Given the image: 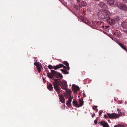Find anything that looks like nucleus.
I'll return each mask as SVG.
<instances>
[{"instance_id":"obj_1","label":"nucleus","mask_w":127,"mask_h":127,"mask_svg":"<svg viewBox=\"0 0 127 127\" xmlns=\"http://www.w3.org/2000/svg\"><path fill=\"white\" fill-rule=\"evenodd\" d=\"M52 84L55 90L58 94L60 93L61 92V89L59 87L60 85H61V88L65 90L67 89V82L64 80L63 81L61 82V84L60 80L58 79H55Z\"/></svg>"},{"instance_id":"obj_2","label":"nucleus","mask_w":127,"mask_h":127,"mask_svg":"<svg viewBox=\"0 0 127 127\" xmlns=\"http://www.w3.org/2000/svg\"><path fill=\"white\" fill-rule=\"evenodd\" d=\"M51 71V73L49 72L47 73V75L49 78L53 79L54 80L55 79H54V76L57 78H63V76L59 72H57L55 71L52 70Z\"/></svg>"},{"instance_id":"obj_3","label":"nucleus","mask_w":127,"mask_h":127,"mask_svg":"<svg viewBox=\"0 0 127 127\" xmlns=\"http://www.w3.org/2000/svg\"><path fill=\"white\" fill-rule=\"evenodd\" d=\"M107 114L110 119H116L119 118L118 114L115 113L110 114L108 113Z\"/></svg>"},{"instance_id":"obj_4","label":"nucleus","mask_w":127,"mask_h":127,"mask_svg":"<svg viewBox=\"0 0 127 127\" xmlns=\"http://www.w3.org/2000/svg\"><path fill=\"white\" fill-rule=\"evenodd\" d=\"M99 5L102 10H107L108 7L105 3L103 2H100Z\"/></svg>"},{"instance_id":"obj_5","label":"nucleus","mask_w":127,"mask_h":127,"mask_svg":"<svg viewBox=\"0 0 127 127\" xmlns=\"http://www.w3.org/2000/svg\"><path fill=\"white\" fill-rule=\"evenodd\" d=\"M119 8L125 11L127 10V6L125 4L122 3H119L118 6Z\"/></svg>"},{"instance_id":"obj_6","label":"nucleus","mask_w":127,"mask_h":127,"mask_svg":"<svg viewBox=\"0 0 127 127\" xmlns=\"http://www.w3.org/2000/svg\"><path fill=\"white\" fill-rule=\"evenodd\" d=\"M66 93L64 95L65 97L68 98L70 97H71V90L69 89H66Z\"/></svg>"},{"instance_id":"obj_7","label":"nucleus","mask_w":127,"mask_h":127,"mask_svg":"<svg viewBox=\"0 0 127 127\" xmlns=\"http://www.w3.org/2000/svg\"><path fill=\"white\" fill-rule=\"evenodd\" d=\"M104 14H105L104 10L100 11L98 14V16L101 19H105V16H104Z\"/></svg>"},{"instance_id":"obj_8","label":"nucleus","mask_w":127,"mask_h":127,"mask_svg":"<svg viewBox=\"0 0 127 127\" xmlns=\"http://www.w3.org/2000/svg\"><path fill=\"white\" fill-rule=\"evenodd\" d=\"M107 23L111 25L114 24L115 23V21L114 19H112L109 18L107 20Z\"/></svg>"},{"instance_id":"obj_9","label":"nucleus","mask_w":127,"mask_h":127,"mask_svg":"<svg viewBox=\"0 0 127 127\" xmlns=\"http://www.w3.org/2000/svg\"><path fill=\"white\" fill-rule=\"evenodd\" d=\"M59 96L60 101L62 103H65V100L63 95L62 94L59 95Z\"/></svg>"},{"instance_id":"obj_10","label":"nucleus","mask_w":127,"mask_h":127,"mask_svg":"<svg viewBox=\"0 0 127 127\" xmlns=\"http://www.w3.org/2000/svg\"><path fill=\"white\" fill-rule=\"evenodd\" d=\"M98 124L101 125L103 127H109L108 124L104 121H101L99 122Z\"/></svg>"},{"instance_id":"obj_11","label":"nucleus","mask_w":127,"mask_h":127,"mask_svg":"<svg viewBox=\"0 0 127 127\" xmlns=\"http://www.w3.org/2000/svg\"><path fill=\"white\" fill-rule=\"evenodd\" d=\"M121 35V33L118 30H116L113 34V35L115 36V37H120Z\"/></svg>"},{"instance_id":"obj_12","label":"nucleus","mask_w":127,"mask_h":127,"mask_svg":"<svg viewBox=\"0 0 127 127\" xmlns=\"http://www.w3.org/2000/svg\"><path fill=\"white\" fill-rule=\"evenodd\" d=\"M104 12H105V14H104V16H105V19L106 18L109 16L110 15V12L107 10H104Z\"/></svg>"},{"instance_id":"obj_13","label":"nucleus","mask_w":127,"mask_h":127,"mask_svg":"<svg viewBox=\"0 0 127 127\" xmlns=\"http://www.w3.org/2000/svg\"><path fill=\"white\" fill-rule=\"evenodd\" d=\"M121 25L124 28L126 29L127 28V20L124 21L122 23Z\"/></svg>"},{"instance_id":"obj_14","label":"nucleus","mask_w":127,"mask_h":127,"mask_svg":"<svg viewBox=\"0 0 127 127\" xmlns=\"http://www.w3.org/2000/svg\"><path fill=\"white\" fill-rule=\"evenodd\" d=\"M73 98L72 97H70L68 98V100L66 101V104L68 107H70L71 100Z\"/></svg>"},{"instance_id":"obj_15","label":"nucleus","mask_w":127,"mask_h":127,"mask_svg":"<svg viewBox=\"0 0 127 127\" xmlns=\"http://www.w3.org/2000/svg\"><path fill=\"white\" fill-rule=\"evenodd\" d=\"M58 67V65L54 66H52L51 65H49L48 66V68L50 69H54L55 70H56L58 69L59 68Z\"/></svg>"},{"instance_id":"obj_16","label":"nucleus","mask_w":127,"mask_h":127,"mask_svg":"<svg viewBox=\"0 0 127 127\" xmlns=\"http://www.w3.org/2000/svg\"><path fill=\"white\" fill-rule=\"evenodd\" d=\"M79 104H78V106H77V107L78 108L79 107L82 106L84 102L83 100L81 99H79Z\"/></svg>"},{"instance_id":"obj_17","label":"nucleus","mask_w":127,"mask_h":127,"mask_svg":"<svg viewBox=\"0 0 127 127\" xmlns=\"http://www.w3.org/2000/svg\"><path fill=\"white\" fill-rule=\"evenodd\" d=\"M47 88L50 91H52L53 90L52 85L50 83L47 85Z\"/></svg>"},{"instance_id":"obj_18","label":"nucleus","mask_w":127,"mask_h":127,"mask_svg":"<svg viewBox=\"0 0 127 127\" xmlns=\"http://www.w3.org/2000/svg\"><path fill=\"white\" fill-rule=\"evenodd\" d=\"M87 5V3L85 1H82L79 4V6L80 7L85 6Z\"/></svg>"},{"instance_id":"obj_19","label":"nucleus","mask_w":127,"mask_h":127,"mask_svg":"<svg viewBox=\"0 0 127 127\" xmlns=\"http://www.w3.org/2000/svg\"><path fill=\"white\" fill-rule=\"evenodd\" d=\"M114 0H108L107 1V3L110 5H113L114 3Z\"/></svg>"},{"instance_id":"obj_20","label":"nucleus","mask_w":127,"mask_h":127,"mask_svg":"<svg viewBox=\"0 0 127 127\" xmlns=\"http://www.w3.org/2000/svg\"><path fill=\"white\" fill-rule=\"evenodd\" d=\"M63 63L67 66V69L68 70H69L70 67L69 66L68 63L66 61H64L63 62Z\"/></svg>"},{"instance_id":"obj_21","label":"nucleus","mask_w":127,"mask_h":127,"mask_svg":"<svg viewBox=\"0 0 127 127\" xmlns=\"http://www.w3.org/2000/svg\"><path fill=\"white\" fill-rule=\"evenodd\" d=\"M72 103L73 105L75 106L76 107H77V106H78V102L76 101V100L74 99H73L72 101Z\"/></svg>"},{"instance_id":"obj_22","label":"nucleus","mask_w":127,"mask_h":127,"mask_svg":"<svg viewBox=\"0 0 127 127\" xmlns=\"http://www.w3.org/2000/svg\"><path fill=\"white\" fill-rule=\"evenodd\" d=\"M58 69L63 67L64 68H67V66L66 67L64 66L63 64H60L58 65Z\"/></svg>"},{"instance_id":"obj_23","label":"nucleus","mask_w":127,"mask_h":127,"mask_svg":"<svg viewBox=\"0 0 127 127\" xmlns=\"http://www.w3.org/2000/svg\"><path fill=\"white\" fill-rule=\"evenodd\" d=\"M118 44L123 49L127 51V49L123 45L122 43L119 42L118 43Z\"/></svg>"},{"instance_id":"obj_24","label":"nucleus","mask_w":127,"mask_h":127,"mask_svg":"<svg viewBox=\"0 0 127 127\" xmlns=\"http://www.w3.org/2000/svg\"><path fill=\"white\" fill-rule=\"evenodd\" d=\"M119 4L118 3V1L117 0H114V3L113 4V6H117L118 7Z\"/></svg>"},{"instance_id":"obj_25","label":"nucleus","mask_w":127,"mask_h":127,"mask_svg":"<svg viewBox=\"0 0 127 127\" xmlns=\"http://www.w3.org/2000/svg\"><path fill=\"white\" fill-rule=\"evenodd\" d=\"M60 70L64 74H68L69 73V72L67 71L65 69H61Z\"/></svg>"},{"instance_id":"obj_26","label":"nucleus","mask_w":127,"mask_h":127,"mask_svg":"<svg viewBox=\"0 0 127 127\" xmlns=\"http://www.w3.org/2000/svg\"><path fill=\"white\" fill-rule=\"evenodd\" d=\"M82 21L83 22L87 24H89V21L87 20L86 19H83L82 20Z\"/></svg>"},{"instance_id":"obj_27","label":"nucleus","mask_w":127,"mask_h":127,"mask_svg":"<svg viewBox=\"0 0 127 127\" xmlns=\"http://www.w3.org/2000/svg\"><path fill=\"white\" fill-rule=\"evenodd\" d=\"M41 65H39L37 67V69L38 70V72L39 73H40V71L41 69Z\"/></svg>"},{"instance_id":"obj_28","label":"nucleus","mask_w":127,"mask_h":127,"mask_svg":"<svg viewBox=\"0 0 127 127\" xmlns=\"http://www.w3.org/2000/svg\"><path fill=\"white\" fill-rule=\"evenodd\" d=\"M74 89L76 90L77 91H79L80 90V89L79 87L77 86H75L73 88Z\"/></svg>"},{"instance_id":"obj_29","label":"nucleus","mask_w":127,"mask_h":127,"mask_svg":"<svg viewBox=\"0 0 127 127\" xmlns=\"http://www.w3.org/2000/svg\"><path fill=\"white\" fill-rule=\"evenodd\" d=\"M118 115L119 116V117L122 116V113L121 112V110L120 111H118Z\"/></svg>"},{"instance_id":"obj_30","label":"nucleus","mask_w":127,"mask_h":127,"mask_svg":"<svg viewBox=\"0 0 127 127\" xmlns=\"http://www.w3.org/2000/svg\"><path fill=\"white\" fill-rule=\"evenodd\" d=\"M109 26H103V28L105 30H108L107 28H108Z\"/></svg>"},{"instance_id":"obj_31","label":"nucleus","mask_w":127,"mask_h":127,"mask_svg":"<svg viewBox=\"0 0 127 127\" xmlns=\"http://www.w3.org/2000/svg\"><path fill=\"white\" fill-rule=\"evenodd\" d=\"M34 65L37 67L38 66L39 64L37 62H35L34 63Z\"/></svg>"},{"instance_id":"obj_32","label":"nucleus","mask_w":127,"mask_h":127,"mask_svg":"<svg viewBox=\"0 0 127 127\" xmlns=\"http://www.w3.org/2000/svg\"><path fill=\"white\" fill-rule=\"evenodd\" d=\"M72 90L73 91L74 93H75L77 92V91L76 90H75L73 88H72Z\"/></svg>"},{"instance_id":"obj_33","label":"nucleus","mask_w":127,"mask_h":127,"mask_svg":"<svg viewBox=\"0 0 127 127\" xmlns=\"http://www.w3.org/2000/svg\"><path fill=\"white\" fill-rule=\"evenodd\" d=\"M103 111H100L99 112V116H101V114L102 113Z\"/></svg>"},{"instance_id":"obj_34","label":"nucleus","mask_w":127,"mask_h":127,"mask_svg":"<svg viewBox=\"0 0 127 127\" xmlns=\"http://www.w3.org/2000/svg\"><path fill=\"white\" fill-rule=\"evenodd\" d=\"M104 117L105 119L108 118H109L108 116L107 115H104Z\"/></svg>"},{"instance_id":"obj_35","label":"nucleus","mask_w":127,"mask_h":127,"mask_svg":"<svg viewBox=\"0 0 127 127\" xmlns=\"http://www.w3.org/2000/svg\"><path fill=\"white\" fill-rule=\"evenodd\" d=\"M118 127H124L123 126L121 125H117Z\"/></svg>"},{"instance_id":"obj_36","label":"nucleus","mask_w":127,"mask_h":127,"mask_svg":"<svg viewBox=\"0 0 127 127\" xmlns=\"http://www.w3.org/2000/svg\"><path fill=\"white\" fill-rule=\"evenodd\" d=\"M123 2L124 3H127V0H123Z\"/></svg>"},{"instance_id":"obj_37","label":"nucleus","mask_w":127,"mask_h":127,"mask_svg":"<svg viewBox=\"0 0 127 127\" xmlns=\"http://www.w3.org/2000/svg\"><path fill=\"white\" fill-rule=\"evenodd\" d=\"M94 123L95 124H96L97 123V121L96 120H95L94 121Z\"/></svg>"},{"instance_id":"obj_38","label":"nucleus","mask_w":127,"mask_h":127,"mask_svg":"<svg viewBox=\"0 0 127 127\" xmlns=\"http://www.w3.org/2000/svg\"><path fill=\"white\" fill-rule=\"evenodd\" d=\"M95 113H94L93 115H92V118H93L94 117V116H95Z\"/></svg>"},{"instance_id":"obj_39","label":"nucleus","mask_w":127,"mask_h":127,"mask_svg":"<svg viewBox=\"0 0 127 127\" xmlns=\"http://www.w3.org/2000/svg\"><path fill=\"white\" fill-rule=\"evenodd\" d=\"M63 106H62V108L63 109H64L65 108V105H63Z\"/></svg>"},{"instance_id":"obj_40","label":"nucleus","mask_w":127,"mask_h":127,"mask_svg":"<svg viewBox=\"0 0 127 127\" xmlns=\"http://www.w3.org/2000/svg\"><path fill=\"white\" fill-rule=\"evenodd\" d=\"M117 111L118 112V111H121V110H120V109H119L118 108H117Z\"/></svg>"},{"instance_id":"obj_41","label":"nucleus","mask_w":127,"mask_h":127,"mask_svg":"<svg viewBox=\"0 0 127 127\" xmlns=\"http://www.w3.org/2000/svg\"><path fill=\"white\" fill-rule=\"evenodd\" d=\"M97 23L99 24H101V22H97Z\"/></svg>"},{"instance_id":"obj_42","label":"nucleus","mask_w":127,"mask_h":127,"mask_svg":"<svg viewBox=\"0 0 127 127\" xmlns=\"http://www.w3.org/2000/svg\"><path fill=\"white\" fill-rule=\"evenodd\" d=\"M93 109L94 110H95L96 109V108H95V107H94V106L93 107Z\"/></svg>"},{"instance_id":"obj_43","label":"nucleus","mask_w":127,"mask_h":127,"mask_svg":"<svg viewBox=\"0 0 127 127\" xmlns=\"http://www.w3.org/2000/svg\"><path fill=\"white\" fill-rule=\"evenodd\" d=\"M125 32L126 33H127V30L125 31Z\"/></svg>"},{"instance_id":"obj_44","label":"nucleus","mask_w":127,"mask_h":127,"mask_svg":"<svg viewBox=\"0 0 127 127\" xmlns=\"http://www.w3.org/2000/svg\"><path fill=\"white\" fill-rule=\"evenodd\" d=\"M98 111V109H96V110H95L96 112H97Z\"/></svg>"},{"instance_id":"obj_45","label":"nucleus","mask_w":127,"mask_h":127,"mask_svg":"<svg viewBox=\"0 0 127 127\" xmlns=\"http://www.w3.org/2000/svg\"><path fill=\"white\" fill-rule=\"evenodd\" d=\"M94 106L95 108H96L97 107V106Z\"/></svg>"},{"instance_id":"obj_46","label":"nucleus","mask_w":127,"mask_h":127,"mask_svg":"<svg viewBox=\"0 0 127 127\" xmlns=\"http://www.w3.org/2000/svg\"><path fill=\"white\" fill-rule=\"evenodd\" d=\"M85 94H83V95L84 97L85 96Z\"/></svg>"},{"instance_id":"obj_47","label":"nucleus","mask_w":127,"mask_h":127,"mask_svg":"<svg viewBox=\"0 0 127 127\" xmlns=\"http://www.w3.org/2000/svg\"><path fill=\"white\" fill-rule=\"evenodd\" d=\"M114 127H118L117 126L115 125L114 126Z\"/></svg>"},{"instance_id":"obj_48","label":"nucleus","mask_w":127,"mask_h":127,"mask_svg":"<svg viewBox=\"0 0 127 127\" xmlns=\"http://www.w3.org/2000/svg\"><path fill=\"white\" fill-rule=\"evenodd\" d=\"M77 2H80L79 0H77Z\"/></svg>"},{"instance_id":"obj_49","label":"nucleus","mask_w":127,"mask_h":127,"mask_svg":"<svg viewBox=\"0 0 127 127\" xmlns=\"http://www.w3.org/2000/svg\"><path fill=\"white\" fill-rule=\"evenodd\" d=\"M73 87V85H72V87Z\"/></svg>"},{"instance_id":"obj_50","label":"nucleus","mask_w":127,"mask_h":127,"mask_svg":"<svg viewBox=\"0 0 127 127\" xmlns=\"http://www.w3.org/2000/svg\"><path fill=\"white\" fill-rule=\"evenodd\" d=\"M43 80H44V79H43Z\"/></svg>"}]
</instances>
